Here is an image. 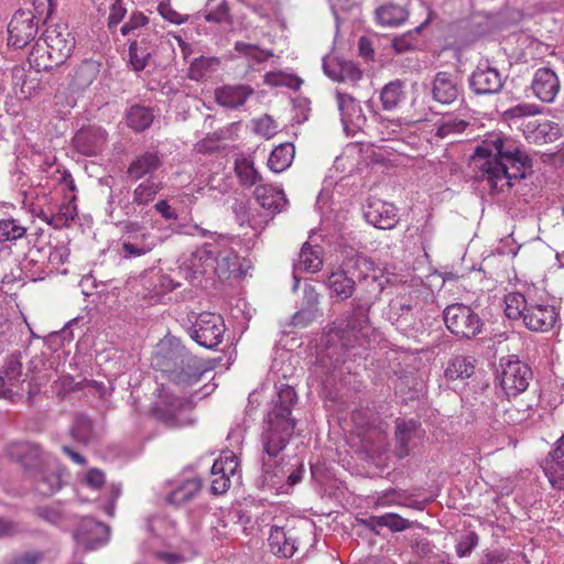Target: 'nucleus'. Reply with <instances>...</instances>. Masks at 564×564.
<instances>
[{
    "label": "nucleus",
    "instance_id": "nucleus-32",
    "mask_svg": "<svg viewBox=\"0 0 564 564\" xmlns=\"http://www.w3.org/2000/svg\"><path fill=\"white\" fill-rule=\"evenodd\" d=\"M476 359L473 356L456 355L448 361L444 377L448 381L465 380L475 373Z\"/></svg>",
    "mask_w": 564,
    "mask_h": 564
},
{
    "label": "nucleus",
    "instance_id": "nucleus-35",
    "mask_svg": "<svg viewBox=\"0 0 564 564\" xmlns=\"http://www.w3.org/2000/svg\"><path fill=\"white\" fill-rule=\"evenodd\" d=\"M203 482L199 477L184 480L174 490L166 495L165 501L169 505L180 506L191 501L202 489Z\"/></svg>",
    "mask_w": 564,
    "mask_h": 564
},
{
    "label": "nucleus",
    "instance_id": "nucleus-61",
    "mask_svg": "<svg viewBox=\"0 0 564 564\" xmlns=\"http://www.w3.org/2000/svg\"><path fill=\"white\" fill-rule=\"evenodd\" d=\"M235 50L240 54L251 56L252 58H254L258 62H263L268 57L272 56V53L264 54V52L261 51L257 45L250 44V43H245L241 41L236 42Z\"/></svg>",
    "mask_w": 564,
    "mask_h": 564
},
{
    "label": "nucleus",
    "instance_id": "nucleus-19",
    "mask_svg": "<svg viewBox=\"0 0 564 564\" xmlns=\"http://www.w3.org/2000/svg\"><path fill=\"white\" fill-rule=\"evenodd\" d=\"M434 101L451 105L462 95V87L456 75L449 72H437L431 83Z\"/></svg>",
    "mask_w": 564,
    "mask_h": 564
},
{
    "label": "nucleus",
    "instance_id": "nucleus-49",
    "mask_svg": "<svg viewBox=\"0 0 564 564\" xmlns=\"http://www.w3.org/2000/svg\"><path fill=\"white\" fill-rule=\"evenodd\" d=\"M26 234V228L13 218L0 219V241H15Z\"/></svg>",
    "mask_w": 564,
    "mask_h": 564
},
{
    "label": "nucleus",
    "instance_id": "nucleus-47",
    "mask_svg": "<svg viewBox=\"0 0 564 564\" xmlns=\"http://www.w3.org/2000/svg\"><path fill=\"white\" fill-rule=\"evenodd\" d=\"M239 464L237 456L232 453H226L216 459L212 466L213 476L223 475L230 478L237 471Z\"/></svg>",
    "mask_w": 564,
    "mask_h": 564
},
{
    "label": "nucleus",
    "instance_id": "nucleus-45",
    "mask_svg": "<svg viewBox=\"0 0 564 564\" xmlns=\"http://www.w3.org/2000/svg\"><path fill=\"white\" fill-rule=\"evenodd\" d=\"M431 22V12L429 17L422 22L420 25L415 26L413 30L397 36L392 40V47L398 54L404 53L406 51L413 50L415 44L413 42L415 35H417L423 28H425Z\"/></svg>",
    "mask_w": 564,
    "mask_h": 564
},
{
    "label": "nucleus",
    "instance_id": "nucleus-26",
    "mask_svg": "<svg viewBox=\"0 0 564 564\" xmlns=\"http://www.w3.org/2000/svg\"><path fill=\"white\" fill-rule=\"evenodd\" d=\"M106 131L100 127L82 128L73 138L75 149L83 155L93 156L102 151Z\"/></svg>",
    "mask_w": 564,
    "mask_h": 564
},
{
    "label": "nucleus",
    "instance_id": "nucleus-50",
    "mask_svg": "<svg viewBox=\"0 0 564 564\" xmlns=\"http://www.w3.org/2000/svg\"><path fill=\"white\" fill-rule=\"evenodd\" d=\"M160 191V185L148 178L139 184L133 191V203L137 205H147L152 202Z\"/></svg>",
    "mask_w": 564,
    "mask_h": 564
},
{
    "label": "nucleus",
    "instance_id": "nucleus-4",
    "mask_svg": "<svg viewBox=\"0 0 564 564\" xmlns=\"http://www.w3.org/2000/svg\"><path fill=\"white\" fill-rule=\"evenodd\" d=\"M341 253L344 256L343 263L337 272L330 274V278L340 274L346 282H361L368 279L377 282L383 278L384 270L378 267L371 258L346 246L343 247Z\"/></svg>",
    "mask_w": 564,
    "mask_h": 564
},
{
    "label": "nucleus",
    "instance_id": "nucleus-60",
    "mask_svg": "<svg viewBox=\"0 0 564 564\" xmlns=\"http://www.w3.org/2000/svg\"><path fill=\"white\" fill-rule=\"evenodd\" d=\"M43 552L31 551L7 557L2 561L1 564H39L43 561Z\"/></svg>",
    "mask_w": 564,
    "mask_h": 564
},
{
    "label": "nucleus",
    "instance_id": "nucleus-2",
    "mask_svg": "<svg viewBox=\"0 0 564 564\" xmlns=\"http://www.w3.org/2000/svg\"><path fill=\"white\" fill-rule=\"evenodd\" d=\"M297 393L289 384H281L272 406L264 419L262 435H265L269 447H279L286 438H292L296 420L292 416V409L297 403Z\"/></svg>",
    "mask_w": 564,
    "mask_h": 564
},
{
    "label": "nucleus",
    "instance_id": "nucleus-42",
    "mask_svg": "<svg viewBox=\"0 0 564 564\" xmlns=\"http://www.w3.org/2000/svg\"><path fill=\"white\" fill-rule=\"evenodd\" d=\"M469 122L459 118H442L434 124V137L445 139L466 130Z\"/></svg>",
    "mask_w": 564,
    "mask_h": 564
},
{
    "label": "nucleus",
    "instance_id": "nucleus-62",
    "mask_svg": "<svg viewBox=\"0 0 564 564\" xmlns=\"http://www.w3.org/2000/svg\"><path fill=\"white\" fill-rule=\"evenodd\" d=\"M153 243H134L131 241H123L122 242V251L124 252V258H137L141 257L148 252H150L153 249Z\"/></svg>",
    "mask_w": 564,
    "mask_h": 564
},
{
    "label": "nucleus",
    "instance_id": "nucleus-46",
    "mask_svg": "<svg viewBox=\"0 0 564 564\" xmlns=\"http://www.w3.org/2000/svg\"><path fill=\"white\" fill-rule=\"evenodd\" d=\"M72 436L82 444H88L93 437V422L83 414L76 415L72 425Z\"/></svg>",
    "mask_w": 564,
    "mask_h": 564
},
{
    "label": "nucleus",
    "instance_id": "nucleus-29",
    "mask_svg": "<svg viewBox=\"0 0 564 564\" xmlns=\"http://www.w3.org/2000/svg\"><path fill=\"white\" fill-rule=\"evenodd\" d=\"M268 543L270 551L281 558L292 557L297 550L296 538L290 531L286 532L282 527L271 528Z\"/></svg>",
    "mask_w": 564,
    "mask_h": 564
},
{
    "label": "nucleus",
    "instance_id": "nucleus-21",
    "mask_svg": "<svg viewBox=\"0 0 564 564\" xmlns=\"http://www.w3.org/2000/svg\"><path fill=\"white\" fill-rule=\"evenodd\" d=\"M558 319V312L554 305L532 303L527 308L523 324L533 332H547Z\"/></svg>",
    "mask_w": 564,
    "mask_h": 564
},
{
    "label": "nucleus",
    "instance_id": "nucleus-64",
    "mask_svg": "<svg viewBox=\"0 0 564 564\" xmlns=\"http://www.w3.org/2000/svg\"><path fill=\"white\" fill-rule=\"evenodd\" d=\"M106 284H90L94 289V293H86V302L88 305L98 306L100 304H107L109 300V293L104 289Z\"/></svg>",
    "mask_w": 564,
    "mask_h": 564
},
{
    "label": "nucleus",
    "instance_id": "nucleus-25",
    "mask_svg": "<svg viewBox=\"0 0 564 564\" xmlns=\"http://www.w3.org/2000/svg\"><path fill=\"white\" fill-rule=\"evenodd\" d=\"M164 162V155L158 150H148L137 155L129 164L127 174L130 178L138 181L144 176L151 180Z\"/></svg>",
    "mask_w": 564,
    "mask_h": 564
},
{
    "label": "nucleus",
    "instance_id": "nucleus-27",
    "mask_svg": "<svg viewBox=\"0 0 564 564\" xmlns=\"http://www.w3.org/2000/svg\"><path fill=\"white\" fill-rule=\"evenodd\" d=\"M336 99L345 130H348L350 124L360 128L366 122L359 102L351 95L337 90Z\"/></svg>",
    "mask_w": 564,
    "mask_h": 564
},
{
    "label": "nucleus",
    "instance_id": "nucleus-23",
    "mask_svg": "<svg viewBox=\"0 0 564 564\" xmlns=\"http://www.w3.org/2000/svg\"><path fill=\"white\" fill-rule=\"evenodd\" d=\"M62 471L63 468L56 458L46 463L45 467L31 477L35 490L45 497L53 496L63 487Z\"/></svg>",
    "mask_w": 564,
    "mask_h": 564
},
{
    "label": "nucleus",
    "instance_id": "nucleus-37",
    "mask_svg": "<svg viewBox=\"0 0 564 564\" xmlns=\"http://www.w3.org/2000/svg\"><path fill=\"white\" fill-rule=\"evenodd\" d=\"M235 173L245 187H251L262 181L261 174L254 167L251 156H239L235 160Z\"/></svg>",
    "mask_w": 564,
    "mask_h": 564
},
{
    "label": "nucleus",
    "instance_id": "nucleus-30",
    "mask_svg": "<svg viewBox=\"0 0 564 564\" xmlns=\"http://www.w3.org/2000/svg\"><path fill=\"white\" fill-rule=\"evenodd\" d=\"M253 94V88L248 85H225L215 90V98L218 105L226 108L242 106Z\"/></svg>",
    "mask_w": 564,
    "mask_h": 564
},
{
    "label": "nucleus",
    "instance_id": "nucleus-48",
    "mask_svg": "<svg viewBox=\"0 0 564 564\" xmlns=\"http://www.w3.org/2000/svg\"><path fill=\"white\" fill-rule=\"evenodd\" d=\"M100 64L95 61H85L76 70L75 79L79 87H87L97 79Z\"/></svg>",
    "mask_w": 564,
    "mask_h": 564
},
{
    "label": "nucleus",
    "instance_id": "nucleus-52",
    "mask_svg": "<svg viewBox=\"0 0 564 564\" xmlns=\"http://www.w3.org/2000/svg\"><path fill=\"white\" fill-rule=\"evenodd\" d=\"M265 83L271 86H284L293 90H299L303 80L293 74L286 73H268L265 75Z\"/></svg>",
    "mask_w": 564,
    "mask_h": 564
},
{
    "label": "nucleus",
    "instance_id": "nucleus-54",
    "mask_svg": "<svg viewBox=\"0 0 564 564\" xmlns=\"http://www.w3.org/2000/svg\"><path fill=\"white\" fill-rule=\"evenodd\" d=\"M383 528H388L391 532H402L415 524L398 513L387 512L381 514Z\"/></svg>",
    "mask_w": 564,
    "mask_h": 564
},
{
    "label": "nucleus",
    "instance_id": "nucleus-7",
    "mask_svg": "<svg viewBox=\"0 0 564 564\" xmlns=\"http://www.w3.org/2000/svg\"><path fill=\"white\" fill-rule=\"evenodd\" d=\"M443 315L447 329L456 337L471 339L481 333V318L467 305H448Z\"/></svg>",
    "mask_w": 564,
    "mask_h": 564
},
{
    "label": "nucleus",
    "instance_id": "nucleus-24",
    "mask_svg": "<svg viewBox=\"0 0 564 564\" xmlns=\"http://www.w3.org/2000/svg\"><path fill=\"white\" fill-rule=\"evenodd\" d=\"M208 369L202 359L191 354L188 357L185 356V359H181L180 366L167 378L176 386L188 387L198 382Z\"/></svg>",
    "mask_w": 564,
    "mask_h": 564
},
{
    "label": "nucleus",
    "instance_id": "nucleus-28",
    "mask_svg": "<svg viewBox=\"0 0 564 564\" xmlns=\"http://www.w3.org/2000/svg\"><path fill=\"white\" fill-rule=\"evenodd\" d=\"M257 202L273 215L283 212L289 200L283 189L273 187L270 184H259L254 189Z\"/></svg>",
    "mask_w": 564,
    "mask_h": 564
},
{
    "label": "nucleus",
    "instance_id": "nucleus-38",
    "mask_svg": "<svg viewBox=\"0 0 564 564\" xmlns=\"http://www.w3.org/2000/svg\"><path fill=\"white\" fill-rule=\"evenodd\" d=\"M409 17L408 10L399 4L389 2L376 10L378 22L387 26H397L402 24Z\"/></svg>",
    "mask_w": 564,
    "mask_h": 564
},
{
    "label": "nucleus",
    "instance_id": "nucleus-15",
    "mask_svg": "<svg viewBox=\"0 0 564 564\" xmlns=\"http://www.w3.org/2000/svg\"><path fill=\"white\" fill-rule=\"evenodd\" d=\"M364 217L368 224L383 230L394 228L399 221L395 206L378 198L368 200Z\"/></svg>",
    "mask_w": 564,
    "mask_h": 564
},
{
    "label": "nucleus",
    "instance_id": "nucleus-3",
    "mask_svg": "<svg viewBox=\"0 0 564 564\" xmlns=\"http://www.w3.org/2000/svg\"><path fill=\"white\" fill-rule=\"evenodd\" d=\"M370 300L359 299V304L352 308L345 318L333 323L328 336L332 340H338L340 346L348 350L359 341V334L368 326Z\"/></svg>",
    "mask_w": 564,
    "mask_h": 564
},
{
    "label": "nucleus",
    "instance_id": "nucleus-10",
    "mask_svg": "<svg viewBox=\"0 0 564 564\" xmlns=\"http://www.w3.org/2000/svg\"><path fill=\"white\" fill-rule=\"evenodd\" d=\"M505 79L501 73L492 67L488 61L479 63L468 77V85L477 96L499 94L503 88Z\"/></svg>",
    "mask_w": 564,
    "mask_h": 564
},
{
    "label": "nucleus",
    "instance_id": "nucleus-34",
    "mask_svg": "<svg viewBox=\"0 0 564 564\" xmlns=\"http://www.w3.org/2000/svg\"><path fill=\"white\" fill-rule=\"evenodd\" d=\"M251 269L250 262L247 260L240 261L238 258L226 259L224 258L221 261L217 263L215 268V272L218 275L219 280H243L246 278H251L252 275L248 273Z\"/></svg>",
    "mask_w": 564,
    "mask_h": 564
},
{
    "label": "nucleus",
    "instance_id": "nucleus-13",
    "mask_svg": "<svg viewBox=\"0 0 564 564\" xmlns=\"http://www.w3.org/2000/svg\"><path fill=\"white\" fill-rule=\"evenodd\" d=\"M43 40L48 45L55 63L63 65L75 48V37L67 26L55 25L43 33Z\"/></svg>",
    "mask_w": 564,
    "mask_h": 564
},
{
    "label": "nucleus",
    "instance_id": "nucleus-36",
    "mask_svg": "<svg viewBox=\"0 0 564 564\" xmlns=\"http://www.w3.org/2000/svg\"><path fill=\"white\" fill-rule=\"evenodd\" d=\"M154 120L153 110L141 105H133L126 111L127 126L135 132L149 129Z\"/></svg>",
    "mask_w": 564,
    "mask_h": 564
},
{
    "label": "nucleus",
    "instance_id": "nucleus-22",
    "mask_svg": "<svg viewBox=\"0 0 564 564\" xmlns=\"http://www.w3.org/2000/svg\"><path fill=\"white\" fill-rule=\"evenodd\" d=\"M322 253L323 248L318 245L311 246L308 242H305L302 246L297 259L293 264L294 282L306 281L307 278L303 276V273H315L322 269Z\"/></svg>",
    "mask_w": 564,
    "mask_h": 564
},
{
    "label": "nucleus",
    "instance_id": "nucleus-53",
    "mask_svg": "<svg viewBox=\"0 0 564 564\" xmlns=\"http://www.w3.org/2000/svg\"><path fill=\"white\" fill-rule=\"evenodd\" d=\"M205 21L217 24H226L232 26L234 18L230 14V9L227 0H223L215 9L209 10L204 15Z\"/></svg>",
    "mask_w": 564,
    "mask_h": 564
},
{
    "label": "nucleus",
    "instance_id": "nucleus-12",
    "mask_svg": "<svg viewBox=\"0 0 564 564\" xmlns=\"http://www.w3.org/2000/svg\"><path fill=\"white\" fill-rule=\"evenodd\" d=\"M110 528L107 524L91 517H85L75 530V538L86 550H95L107 543Z\"/></svg>",
    "mask_w": 564,
    "mask_h": 564
},
{
    "label": "nucleus",
    "instance_id": "nucleus-39",
    "mask_svg": "<svg viewBox=\"0 0 564 564\" xmlns=\"http://www.w3.org/2000/svg\"><path fill=\"white\" fill-rule=\"evenodd\" d=\"M294 154V145L290 142L275 147L268 160L269 169L274 173H281L285 171L292 164Z\"/></svg>",
    "mask_w": 564,
    "mask_h": 564
},
{
    "label": "nucleus",
    "instance_id": "nucleus-43",
    "mask_svg": "<svg viewBox=\"0 0 564 564\" xmlns=\"http://www.w3.org/2000/svg\"><path fill=\"white\" fill-rule=\"evenodd\" d=\"M220 64V61L218 57H206V56H199L192 61L189 67L187 77L199 82L203 78L206 77V75L212 72L214 68H216Z\"/></svg>",
    "mask_w": 564,
    "mask_h": 564
},
{
    "label": "nucleus",
    "instance_id": "nucleus-14",
    "mask_svg": "<svg viewBox=\"0 0 564 564\" xmlns=\"http://www.w3.org/2000/svg\"><path fill=\"white\" fill-rule=\"evenodd\" d=\"M183 401L176 397L162 399L152 408L153 416L170 429H181L192 425L194 420L185 417L182 413Z\"/></svg>",
    "mask_w": 564,
    "mask_h": 564
},
{
    "label": "nucleus",
    "instance_id": "nucleus-63",
    "mask_svg": "<svg viewBox=\"0 0 564 564\" xmlns=\"http://www.w3.org/2000/svg\"><path fill=\"white\" fill-rule=\"evenodd\" d=\"M107 491H108V499L104 503L102 510L109 517H113L115 510H116V501L122 494V486H121V484H110L107 488Z\"/></svg>",
    "mask_w": 564,
    "mask_h": 564
},
{
    "label": "nucleus",
    "instance_id": "nucleus-57",
    "mask_svg": "<svg viewBox=\"0 0 564 564\" xmlns=\"http://www.w3.org/2000/svg\"><path fill=\"white\" fill-rule=\"evenodd\" d=\"M324 73L335 82H343V58L329 57L323 58Z\"/></svg>",
    "mask_w": 564,
    "mask_h": 564
},
{
    "label": "nucleus",
    "instance_id": "nucleus-5",
    "mask_svg": "<svg viewBox=\"0 0 564 564\" xmlns=\"http://www.w3.org/2000/svg\"><path fill=\"white\" fill-rule=\"evenodd\" d=\"M499 367L497 379L507 397L524 392L533 379L531 368L516 355L500 358Z\"/></svg>",
    "mask_w": 564,
    "mask_h": 564
},
{
    "label": "nucleus",
    "instance_id": "nucleus-11",
    "mask_svg": "<svg viewBox=\"0 0 564 564\" xmlns=\"http://www.w3.org/2000/svg\"><path fill=\"white\" fill-rule=\"evenodd\" d=\"M421 432L419 420L397 417L394 420V456L399 459L408 457L416 445V440L421 437Z\"/></svg>",
    "mask_w": 564,
    "mask_h": 564
},
{
    "label": "nucleus",
    "instance_id": "nucleus-41",
    "mask_svg": "<svg viewBox=\"0 0 564 564\" xmlns=\"http://www.w3.org/2000/svg\"><path fill=\"white\" fill-rule=\"evenodd\" d=\"M135 285L140 288L137 290V295L141 296V301L147 305H155L162 302L165 294L181 284H150L152 288H145L144 284Z\"/></svg>",
    "mask_w": 564,
    "mask_h": 564
},
{
    "label": "nucleus",
    "instance_id": "nucleus-40",
    "mask_svg": "<svg viewBox=\"0 0 564 564\" xmlns=\"http://www.w3.org/2000/svg\"><path fill=\"white\" fill-rule=\"evenodd\" d=\"M404 99L403 83L399 79L384 85L380 93L383 110H393Z\"/></svg>",
    "mask_w": 564,
    "mask_h": 564
},
{
    "label": "nucleus",
    "instance_id": "nucleus-58",
    "mask_svg": "<svg viewBox=\"0 0 564 564\" xmlns=\"http://www.w3.org/2000/svg\"><path fill=\"white\" fill-rule=\"evenodd\" d=\"M410 547L419 557H426L433 553L434 545L427 538L413 534L410 538Z\"/></svg>",
    "mask_w": 564,
    "mask_h": 564
},
{
    "label": "nucleus",
    "instance_id": "nucleus-55",
    "mask_svg": "<svg viewBox=\"0 0 564 564\" xmlns=\"http://www.w3.org/2000/svg\"><path fill=\"white\" fill-rule=\"evenodd\" d=\"M531 417V406L519 409L510 406L503 411L502 420L508 425H519Z\"/></svg>",
    "mask_w": 564,
    "mask_h": 564
},
{
    "label": "nucleus",
    "instance_id": "nucleus-9",
    "mask_svg": "<svg viewBox=\"0 0 564 564\" xmlns=\"http://www.w3.org/2000/svg\"><path fill=\"white\" fill-rule=\"evenodd\" d=\"M39 32V22L30 10L19 9L8 24V45L23 48L33 41Z\"/></svg>",
    "mask_w": 564,
    "mask_h": 564
},
{
    "label": "nucleus",
    "instance_id": "nucleus-31",
    "mask_svg": "<svg viewBox=\"0 0 564 564\" xmlns=\"http://www.w3.org/2000/svg\"><path fill=\"white\" fill-rule=\"evenodd\" d=\"M55 457L45 453L37 444H26L21 451V465L24 473L31 478L36 471L51 463Z\"/></svg>",
    "mask_w": 564,
    "mask_h": 564
},
{
    "label": "nucleus",
    "instance_id": "nucleus-20",
    "mask_svg": "<svg viewBox=\"0 0 564 564\" xmlns=\"http://www.w3.org/2000/svg\"><path fill=\"white\" fill-rule=\"evenodd\" d=\"M531 89L542 102H553L561 90L558 76L551 67H540L533 75Z\"/></svg>",
    "mask_w": 564,
    "mask_h": 564
},
{
    "label": "nucleus",
    "instance_id": "nucleus-17",
    "mask_svg": "<svg viewBox=\"0 0 564 564\" xmlns=\"http://www.w3.org/2000/svg\"><path fill=\"white\" fill-rule=\"evenodd\" d=\"M542 468L552 488L564 491V434L554 443Z\"/></svg>",
    "mask_w": 564,
    "mask_h": 564
},
{
    "label": "nucleus",
    "instance_id": "nucleus-18",
    "mask_svg": "<svg viewBox=\"0 0 564 564\" xmlns=\"http://www.w3.org/2000/svg\"><path fill=\"white\" fill-rule=\"evenodd\" d=\"M191 352L176 339L162 343L152 359L155 369L162 371L167 377L181 364V359L188 357Z\"/></svg>",
    "mask_w": 564,
    "mask_h": 564
},
{
    "label": "nucleus",
    "instance_id": "nucleus-8",
    "mask_svg": "<svg viewBox=\"0 0 564 564\" xmlns=\"http://www.w3.org/2000/svg\"><path fill=\"white\" fill-rule=\"evenodd\" d=\"M260 440L263 455L261 457V476L256 480L257 487L261 489H273L276 488L285 477V470L282 465L283 459H279V455L286 447L291 438H286L281 445V448L273 447V449L267 445L265 435L261 434Z\"/></svg>",
    "mask_w": 564,
    "mask_h": 564
},
{
    "label": "nucleus",
    "instance_id": "nucleus-56",
    "mask_svg": "<svg viewBox=\"0 0 564 564\" xmlns=\"http://www.w3.org/2000/svg\"><path fill=\"white\" fill-rule=\"evenodd\" d=\"M479 536L475 531H469L460 538L455 549L459 557H466L471 554L473 550L478 545Z\"/></svg>",
    "mask_w": 564,
    "mask_h": 564
},
{
    "label": "nucleus",
    "instance_id": "nucleus-44",
    "mask_svg": "<svg viewBox=\"0 0 564 564\" xmlns=\"http://www.w3.org/2000/svg\"><path fill=\"white\" fill-rule=\"evenodd\" d=\"M506 307L505 314L510 319L522 318L524 321V315L527 313V308L530 304H528L524 295L521 293H510L506 296Z\"/></svg>",
    "mask_w": 564,
    "mask_h": 564
},
{
    "label": "nucleus",
    "instance_id": "nucleus-16",
    "mask_svg": "<svg viewBox=\"0 0 564 564\" xmlns=\"http://www.w3.org/2000/svg\"><path fill=\"white\" fill-rule=\"evenodd\" d=\"M156 34L154 32H141L129 44V63L133 70L141 72L148 65L152 55L156 52Z\"/></svg>",
    "mask_w": 564,
    "mask_h": 564
},
{
    "label": "nucleus",
    "instance_id": "nucleus-59",
    "mask_svg": "<svg viewBox=\"0 0 564 564\" xmlns=\"http://www.w3.org/2000/svg\"><path fill=\"white\" fill-rule=\"evenodd\" d=\"M315 317L316 310H311L301 306L300 310L291 316V319L288 323V325L297 328H304L307 325H310L315 319Z\"/></svg>",
    "mask_w": 564,
    "mask_h": 564
},
{
    "label": "nucleus",
    "instance_id": "nucleus-1",
    "mask_svg": "<svg viewBox=\"0 0 564 564\" xmlns=\"http://www.w3.org/2000/svg\"><path fill=\"white\" fill-rule=\"evenodd\" d=\"M471 161L497 192L510 188L512 181L525 178V171L532 169V159L523 145L502 132L487 133L476 147Z\"/></svg>",
    "mask_w": 564,
    "mask_h": 564
},
{
    "label": "nucleus",
    "instance_id": "nucleus-51",
    "mask_svg": "<svg viewBox=\"0 0 564 564\" xmlns=\"http://www.w3.org/2000/svg\"><path fill=\"white\" fill-rule=\"evenodd\" d=\"M21 352L15 351L11 354L4 364V369L1 375L12 384L14 386L20 381L22 376V361H21Z\"/></svg>",
    "mask_w": 564,
    "mask_h": 564
},
{
    "label": "nucleus",
    "instance_id": "nucleus-33",
    "mask_svg": "<svg viewBox=\"0 0 564 564\" xmlns=\"http://www.w3.org/2000/svg\"><path fill=\"white\" fill-rule=\"evenodd\" d=\"M28 62L36 72H50L61 66L59 63H55L56 59H53V54H51V50L43 37H40L32 46Z\"/></svg>",
    "mask_w": 564,
    "mask_h": 564
},
{
    "label": "nucleus",
    "instance_id": "nucleus-6",
    "mask_svg": "<svg viewBox=\"0 0 564 564\" xmlns=\"http://www.w3.org/2000/svg\"><path fill=\"white\" fill-rule=\"evenodd\" d=\"M188 328L191 338L206 349H216L223 341L226 332L224 317L213 312H202L195 315Z\"/></svg>",
    "mask_w": 564,
    "mask_h": 564
}]
</instances>
